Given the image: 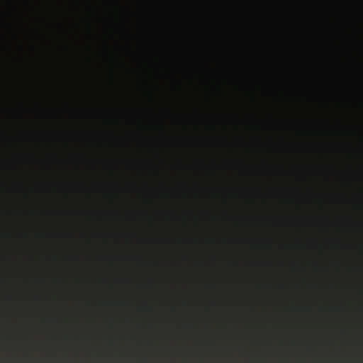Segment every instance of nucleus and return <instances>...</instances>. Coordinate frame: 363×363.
I'll list each match as a JSON object with an SVG mask.
<instances>
[{
  "label": "nucleus",
  "mask_w": 363,
  "mask_h": 363,
  "mask_svg": "<svg viewBox=\"0 0 363 363\" xmlns=\"http://www.w3.org/2000/svg\"><path fill=\"white\" fill-rule=\"evenodd\" d=\"M31 204L28 202V189H26V117H23V216H25V291H26V205ZM38 205H54L57 203H35Z\"/></svg>",
  "instance_id": "nucleus-1"
},
{
  "label": "nucleus",
  "mask_w": 363,
  "mask_h": 363,
  "mask_svg": "<svg viewBox=\"0 0 363 363\" xmlns=\"http://www.w3.org/2000/svg\"><path fill=\"white\" fill-rule=\"evenodd\" d=\"M52 186V182L45 178H42L38 181V187L41 189H48Z\"/></svg>",
  "instance_id": "nucleus-2"
},
{
  "label": "nucleus",
  "mask_w": 363,
  "mask_h": 363,
  "mask_svg": "<svg viewBox=\"0 0 363 363\" xmlns=\"http://www.w3.org/2000/svg\"><path fill=\"white\" fill-rule=\"evenodd\" d=\"M38 116H40L41 118H44L46 116L45 108L41 106H38Z\"/></svg>",
  "instance_id": "nucleus-3"
},
{
  "label": "nucleus",
  "mask_w": 363,
  "mask_h": 363,
  "mask_svg": "<svg viewBox=\"0 0 363 363\" xmlns=\"http://www.w3.org/2000/svg\"><path fill=\"white\" fill-rule=\"evenodd\" d=\"M6 186V177L4 175L0 176V189Z\"/></svg>",
  "instance_id": "nucleus-4"
},
{
  "label": "nucleus",
  "mask_w": 363,
  "mask_h": 363,
  "mask_svg": "<svg viewBox=\"0 0 363 363\" xmlns=\"http://www.w3.org/2000/svg\"><path fill=\"white\" fill-rule=\"evenodd\" d=\"M38 35H40V36H41V37L43 36L42 30L38 29Z\"/></svg>",
  "instance_id": "nucleus-5"
},
{
  "label": "nucleus",
  "mask_w": 363,
  "mask_h": 363,
  "mask_svg": "<svg viewBox=\"0 0 363 363\" xmlns=\"http://www.w3.org/2000/svg\"><path fill=\"white\" fill-rule=\"evenodd\" d=\"M40 135H41V137H42L43 135H44V133H40Z\"/></svg>",
  "instance_id": "nucleus-6"
}]
</instances>
